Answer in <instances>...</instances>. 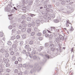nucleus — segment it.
Returning a JSON list of instances; mask_svg holds the SVG:
<instances>
[{
    "label": "nucleus",
    "instance_id": "393cba45",
    "mask_svg": "<svg viewBox=\"0 0 75 75\" xmlns=\"http://www.w3.org/2000/svg\"><path fill=\"white\" fill-rule=\"evenodd\" d=\"M7 44L9 45H11V41H8L7 42Z\"/></svg>",
    "mask_w": 75,
    "mask_h": 75
},
{
    "label": "nucleus",
    "instance_id": "5fc2aeb1",
    "mask_svg": "<svg viewBox=\"0 0 75 75\" xmlns=\"http://www.w3.org/2000/svg\"><path fill=\"white\" fill-rule=\"evenodd\" d=\"M27 50L28 51H31V49L30 47H29L27 49Z\"/></svg>",
    "mask_w": 75,
    "mask_h": 75
},
{
    "label": "nucleus",
    "instance_id": "f704fd0d",
    "mask_svg": "<svg viewBox=\"0 0 75 75\" xmlns=\"http://www.w3.org/2000/svg\"><path fill=\"white\" fill-rule=\"evenodd\" d=\"M37 35L38 36H41V33L40 32H39L37 34Z\"/></svg>",
    "mask_w": 75,
    "mask_h": 75
},
{
    "label": "nucleus",
    "instance_id": "864d4df0",
    "mask_svg": "<svg viewBox=\"0 0 75 75\" xmlns=\"http://www.w3.org/2000/svg\"><path fill=\"white\" fill-rule=\"evenodd\" d=\"M42 39H43V38L42 37H40L38 38V40H40V41H41L42 40Z\"/></svg>",
    "mask_w": 75,
    "mask_h": 75
},
{
    "label": "nucleus",
    "instance_id": "412c9836",
    "mask_svg": "<svg viewBox=\"0 0 75 75\" xmlns=\"http://www.w3.org/2000/svg\"><path fill=\"white\" fill-rule=\"evenodd\" d=\"M31 24L32 26H35V23L34 22H33L31 23Z\"/></svg>",
    "mask_w": 75,
    "mask_h": 75
},
{
    "label": "nucleus",
    "instance_id": "0eeeda50",
    "mask_svg": "<svg viewBox=\"0 0 75 75\" xmlns=\"http://www.w3.org/2000/svg\"><path fill=\"white\" fill-rule=\"evenodd\" d=\"M36 23L37 24H38V25L39 26V25H40V21L39 20H37L36 21Z\"/></svg>",
    "mask_w": 75,
    "mask_h": 75
},
{
    "label": "nucleus",
    "instance_id": "ea45409f",
    "mask_svg": "<svg viewBox=\"0 0 75 75\" xmlns=\"http://www.w3.org/2000/svg\"><path fill=\"white\" fill-rule=\"evenodd\" d=\"M35 35V32H32L31 34V35L32 36H33V35Z\"/></svg>",
    "mask_w": 75,
    "mask_h": 75
},
{
    "label": "nucleus",
    "instance_id": "bb28decb",
    "mask_svg": "<svg viewBox=\"0 0 75 75\" xmlns=\"http://www.w3.org/2000/svg\"><path fill=\"white\" fill-rule=\"evenodd\" d=\"M22 38H23V39H24L26 37V35L25 34H23V35H22Z\"/></svg>",
    "mask_w": 75,
    "mask_h": 75
},
{
    "label": "nucleus",
    "instance_id": "a878e982",
    "mask_svg": "<svg viewBox=\"0 0 75 75\" xmlns=\"http://www.w3.org/2000/svg\"><path fill=\"white\" fill-rule=\"evenodd\" d=\"M22 60V58L21 57H19L18 59V61L19 62H21Z\"/></svg>",
    "mask_w": 75,
    "mask_h": 75
},
{
    "label": "nucleus",
    "instance_id": "052dcab7",
    "mask_svg": "<svg viewBox=\"0 0 75 75\" xmlns=\"http://www.w3.org/2000/svg\"><path fill=\"white\" fill-rule=\"evenodd\" d=\"M34 31H37V28H34Z\"/></svg>",
    "mask_w": 75,
    "mask_h": 75
},
{
    "label": "nucleus",
    "instance_id": "4be33fe9",
    "mask_svg": "<svg viewBox=\"0 0 75 75\" xmlns=\"http://www.w3.org/2000/svg\"><path fill=\"white\" fill-rule=\"evenodd\" d=\"M12 47L13 48H16V47H17V45L13 44L12 45Z\"/></svg>",
    "mask_w": 75,
    "mask_h": 75
},
{
    "label": "nucleus",
    "instance_id": "6e6552de",
    "mask_svg": "<svg viewBox=\"0 0 75 75\" xmlns=\"http://www.w3.org/2000/svg\"><path fill=\"white\" fill-rule=\"evenodd\" d=\"M3 61H4L5 63H8V62L9 61V60L8 59H6L4 60V59H3Z\"/></svg>",
    "mask_w": 75,
    "mask_h": 75
},
{
    "label": "nucleus",
    "instance_id": "7ed1b4c3",
    "mask_svg": "<svg viewBox=\"0 0 75 75\" xmlns=\"http://www.w3.org/2000/svg\"><path fill=\"white\" fill-rule=\"evenodd\" d=\"M63 39H64V37L61 35H60L56 39V40L59 41V40H63Z\"/></svg>",
    "mask_w": 75,
    "mask_h": 75
},
{
    "label": "nucleus",
    "instance_id": "09e8293b",
    "mask_svg": "<svg viewBox=\"0 0 75 75\" xmlns=\"http://www.w3.org/2000/svg\"><path fill=\"white\" fill-rule=\"evenodd\" d=\"M54 23H58L59 22V21L57 19H55L54 20Z\"/></svg>",
    "mask_w": 75,
    "mask_h": 75
},
{
    "label": "nucleus",
    "instance_id": "a211bd4d",
    "mask_svg": "<svg viewBox=\"0 0 75 75\" xmlns=\"http://www.w3.org/2000/svg\"><path fill=\"white\" fill-rule=\"evenodd\" d=\"M29 47H30V46L28 45H26L25 46V49H28Z\"/></svg>",
    "mask_w": 75,
    "mask_h": 75
},
{
    "label": "nucleus",
    "instance_id": "680f3d73",
    "mask_svg": "<svg viewBox=\"0 0 75 75\" xmlns=\"http://www.w3.org/2000/svg\"><path fill=\"white\" fill-rule=\"evenodd\" d=\"M43 34H45L46 33H47V30H43Z\"/></svg>",
    "mask_w": 75,
    "mask_h": 75
},
{
    "label": "nucleus",
    "instance_id": "aec40b11",
    "mask_svg": "<svg viewBox=\"0 0 75 75\" xmlns=\"http://www.w3.org/2000/svg\"><path fill=\"white\" fill-rule=\"evenodd\" d=\"M5 51V50L4 49H2L0 50V52L1 53H3Z\"/></svg>",
    "mask_w": 75,
    "mask_h": 75
},
{
    "label": "nucleus",
    "instance_id": "4c0bfd02",
    "mask_svg": "<svg viewBox=\"0 0 75 75\" xmlns=\"http://www.w3.org/2000/svg\"><path fill=\"white\" fill-rule=\"evenodd\" d=\"M28 26L29 27H31V26H32V25L31 24V23H29L28 24Z\"/></svg>",
    "mask_w": 75,
    "mask_h": 75
},
{
    "label": "nucleus",
    "instance_id": "473e14b6",
    "mask_svg": "<svg viewBox=\"0 0 75 75\" xmlns=\"http://www.w3.org/2000/svg\"><path fill=\"white\" fill-rule=\"evenodd\" d=\"M22 53L23 54H26V51L25 50H24L22 51Z\"/></svg>",
    "mask_w": 75,
    "mask_h": 75
},
{
    "label": "nucleus",
    "instance_id": "69168bd1",
    "mask_svg": "<svg viewBox=\"0 0 75 75\" xmlns=\"http://www.w3.org/2000/svg\"><path fill=\"white\" fill-rule=\"evenodd\" d=\"M74 30V28H73V27H72V26H71V28L70 29V31H72Z\"/></svg>",
    "mask_w": 75,
    "mask_h": 75
},
{
    "label": "nucleus",
    "instance_id": "9d476101",
    "mask_svg": "<svg viewBox=\"0 0 75 75\" xmlns=\"http://www.w3.org/2000/svg\"><path fill=\"white\" fill-rule=\"evenodd\" d=\"M44 48V47H43L42 46H40V47L39 49L38 50V51H41Z\"/></svg>",
    "mask_w": 75,
    "mask_h": 75
},
{
    "label": "nucleus",
    "instance_id": "37998d69",
    "mask_svg": "<svg viewBox=\"0 0 75 75\" xmlns=\"http://www.w3.org/2000/svg\"><path fill=\"white\" fill-rule=\"evenodd\" d=\"M15 38H16L15 36H13L11 37V39L13 40H14V39H15Z\"/></svg>",
    "mask_w": 75,
    "mask_h": 75
},
{
    "label": "nucleus",
    "instance_id": "bf43d9fd",
    "mask_svg": "<svg viewBox=\"0 0 75 75\" xmlns=\"http://www.w3.org/2000/svg\"><path fill=\"white\" fill-rule=\"evenodd\" d=\"M20 35H17L16 37V38H17V39H19V38H20Z\"/></svg>",
    "mask_w": 75,
    "mask_h": 75
},
{
    "label": "nucleus",
    "instance_id": "ddd939ff",
    "mask_svg": "<svg viewBox=\"0 0 75 75\" xmlns=\"http://www.w3.org/2000/svg\"><path fill=\"white\" fill-rule=\"evenodd\" d=\"M11 16H12V14L9 15V18L10 20H11L13 18V17Z\"/></svg>",
    "mask_w": 75,
    "mask_h": 75
},
{
    "label": "nucleus",
    "instance_id": "2f4dec72",
    "mask_svg": "<svg viewBox=\"0 0 75 75\" xmlns=\"http://www.w3.org/2000/svg\"><path fill=\"white\" fill-rule=\"evenodd\" d=\"M3 36V33L2 32H0V37H2Z\"/></svg>",
    "mask_w": 75,
    "mask_h": 75
},
{
    "label": "nucleus",
    "instance_id": "39448f33",
    "mask_svg": "<svg viewBox=\"0 0 75 75\" xmlns=\"http://www.w3.org/2000/svg\"><path fill=\"white\" fill-rule=\"evenodd\" d=\"M26 56H29L30 58H33V54H30V53L29 52H27L26 53Z\"/></svg>",
    "mask_w": 75,
    "mask_h": 75
},
{
    "label": "nucleus",
    "instance_id": "5701e85b",
    "mask_svg": "<svg viewBox=\"0 0 75 75\" xmlns=\"http://www.w3.org/2000/svg\"><path fill=\"white\" fill-rule=\"evenodd\" d=\"M5 57H8V56H9V54H8V53H6L5 54Z\"/></svg>",
    "mask_w": 75,
    "mask_h": 75
},
{
    "label": "nucleus",
    "instance_id": "e433bc0d",
    "mask_svg": "<svg viewBox=\"0 0 75 75\" xmlns=\"http://www.w3.org/2000/svg\"><path fill=\"white\" fill-rule=\"evenodd\" d=\"M11 70L10 69H6V71L7 72H10L11 71Z\"/></svg>",
    "mask_w": 75,
    "mask_h": 75
},
{
    "label": "nucleus",
    "instance_id": "f03ea898",
    "mask_svg": "<svg viewBox=\"0 0 75 75\" xmlns=\"http://www.w3.org/2000/svg\"><path fill=\"white\" fill-rule=\"evenodd\" d=\"M22 1L23 5L25 4H27L28 3V5H32L33 2V0H22Z\"/></svg>",
    "mask_w": 75,
    "mask_h": 75
},
{
    "label": "nucleus",
    "instance_id": "0e129e2a",
    "mask_svg": "<svg viewBox=\"0 0 75 75\" xmlns=\"http://www.w3.org/2000/svg\"><path fill=\"white\" fill-rule=\"evenodd\" d=\"M51 50L52 51H54L55 50V48H54V47L52 48H51Z\"/></svg>",
    "mask_w": 75,
    "mask_h": 75
},
{
    "label": "nucleus",
    "instance_id": "9b49d317",
    "mask_svg": "<svg viewBox=\"0 0 75 75\" xmlns=\"http://www.w3.org/2000/svg\"><path fill=\"white\" fill-rule=\"evenodd\" d=\"M45 57L47 59H49L50 58V56L48 55V54H46L45 55Z\"/></svg>",
    "mask_w": 75,
    "mask_h": 75
},
{
    "label": "nucleus",
    "instance_id": "e2e57ef3",
    "mask_svg": "<svg viewBox=\"0 0 75 75\" xmlns=\"http://www.w3.org/2000/svg\"><path fill=\"white\" fill-rule=\"evenodd\" d=\"M16 8L17 9H19V8H20V5H18L17 6Z\"/></svg>",
    "mask_w": 75,
    "mask_h": 75
},
{
    "label": "nucleus",
    "instance_id": "4d7b16f0",
    "mask_svg": "<svg viewBox=\"0 0 75 75\" xmlns=\"http://www.w3.org/2000/svg\"><path fill=\"white\" fill-rule=\"evenodd\" d=\"M23 67L24 68H27V65H26V64H23Z\"/></svg>",
    "mask_w": 75,
    "mask_h": 75
},
{
    "label": "nucleus",
    "instance_id": "79ce46f5",
    "mask_svg": "<svg viewBox=\"0 0 75 75\" xmlns=\"http://www.w3.org/2000/svg\"><path fill=\"white\" fill-rule=\"evenodd\" d=\"M36 52V51L35 50H33L32 52V54H35Z\"/></svg>",
    "mask_w": 75,
    "mask_h": 75
},
{
    "label": "nucleus",
    "instance_id": "f8f14e48",
    "mask_svg": "<svg viewBox=\"0 0 75 75\" xmlns=\"http://www.w3.org/2000/svg\"><path fill=\"white\" fill-rule=\"evenodd\" d=\"M27 20L28 21H30L31 20V18L30 17H29L27 18Z\"/></svg>",
    "mask_w": 75,
    "mask_h": 75
},
{
    "label": "nucleus",
    "instance_id": "774afa93",
    "mask_svg": "<svg viewBox=\"0 0 75 75\" xmlns=\"http://www.w3.org/2000/svg\"><path fill=\"white\" fill-rule=\"evenodd\" d=\"M33 58L34 59H35L37 58V57L35 56H34L33 57Z\"/></svg>",
    "mask_w": 75,
    "mask_h": 75
},
{
    "label": "nucleus",
    "instance_id": "c756f323",
    "mask_svg": "<svg viewBox=\"0 0 75 75\" xmlns=\"http://www.w3.org/2000/svg\"><path fill=\"white\" fill-rule=\"evenodd\" d=\"M49 37V39H51L52 38V34L50 35Z\"/></svg>",
    "mask_w": 75,
    "mask_h": 75
},
{
    "label": "nucleus",
    "instance_id": "a18cd8bd",
    "mask_svg": "<svg viewBox=\"0 0 75 75\" xmlns=\"http://www.w3.org/2000/svg\"><path fill=\"white\" fill-rule=\"evenodd\" d=\"M65 3H66V2H65V1H62L61 2V4H62L63 5L65 4Z\"/></svg>",
    "mask_w": 75,
    "mask_h": 75
},
{
    "label": "nucleus",
    "instance_id": "7c9ffc66",
    "mask_svg": "<svg viewBox=\"0 0 75 75\" xmlns=\"http://www.w3.org/2000/svg\"><path fill=\"white\" fill-rule=\"evenodd\" d=\"M50 35H49V34H48V33H46L45 34V37H48Z\"/></svg>",
    "mask_w": 75,
    "mask_h": 75
},
{
    "label": "nucleus",
    "instance_id": "dca6fc26",
    "mask_svg": "<svg viewBox=\"0 0 75 75\" xmlns=\"http://www.w3.org/2000/svg\"><path fill=\"white\" fill-rule=\"evenodd\" d=\"M43 22H48V20L47 18H44L43 19Z\"/></svg>",
    "mask_w": 75,
    "mask_h": 75
},
{
    "label": "nucleus",
    "instance_id": "603ef678",
    "mask_svg": "<svg viewBox=\"0 0 75 75\" xmlns=\"http://www.w3.org/2000/svg\"><path fill=\"white\" fill-rule=\"evenodd\" d=\"M14 52L13 51H12L10 52V54L11 55H14Z\"/></svg>",
    "mask_w": 75,
    "mask_h": 75
},
{
    "label": "nucleus",
    "instance_id": "20e7f679",
    "mask_svg": "<svg viewBox=\"0 0 75 75\" xmlns=\"http://www.w3.org/2000/svg\"><path fill=\"white\" fill-rule=\"evenodd\" d=\"M5 11H7V12H11V9L10 8L8 7H7L5 8Z\"/></svg>",
    "mask_w": 75,
    "mask_h": 75
},
{
    "label": "nucleus",
    "instance_id": "8fccbe9b",
    "mask_svg": "<svg viewBox=\"0 0 75 75\" xmlns=\"http://www.w3.org/2000/svg\"><path fill=\"white\" fill-rule=\"evenodd\" d=\"M17 34H20V33H21V31L20 30H18L17 31Z\"/></svg>",
    "mask_w": 75,
    "mask_h": 75
},
{
    "label": "nucleus",
    "instance_id": "423d86ee",
    "mask_svg": "<svg viewBox=\"0 0 75 75\" xmlns=\"http://www.w3.org/2000/svg\"><path fill=\"white\" fill-rule=\"evenodd\" d=\"M21 24H23V27H25L27 26V24L25 23V21H23L21 22Z\"/></svg>",
    "mask_w": 75,
    "mask_h": 75
},
{
    "label": "nucleus",
    "instance_id": "b1692460",
    "mask_svg": "<svg viewBox=\"0 0 75 75\" xmlns=\"http://www.w3.org/2000/svg\"><path fill=\"white\" fill-rule=\"evenodd\" d=\"M22 18L23 20H24V19H25V15L23 14L22 15Z\"/></svg>",
    "mask_w": 75,
    "mask_h": 75
},
{
    "label": "nucleus",
    "instance_id": "c85d7f7f",
    "mask_svg": "<svg viewBox=\"0 0 75 75\" xmlns=\"http://www.w3.org/2000/svg\"><path fill=\"white\" fill-rule=\"evenodd\" d=\"M18 71L17 69H15V70L14 72L15 73H18V74H19V73H18Z\"/></svg>",
    "mask_w": 75,
    "mask_h": 75
},
{
    "label": "nucleus",
    "instance_id": "f257e3e1",
    "mask_svg": "<svg viewBox=\"0 0 75 75\" xmlns=\"http://www.w3.org/2000/svg\"><path fill=\"white\" fill-rule=\"evenodd\" d=\"M40 69H41V67H39L37 64H36L35 65L34 68L33 70H31L30 71V72L31 74H32L33 72H34V71H36V70L40 71Z\"/></svg>",
    "mask_w": 75,
    "mask_h": 75
},
{
    "label": "nucleus",
    "instance_id": "13d9d810",
    "mask_svg": "<svg viewBox=\"0 0 75 75\" xmlns=\"http://www.w3.org/2000/svg\"><path fill=\"white\" fill-rule=\"evenodd\" d=\"M49 45L48 43H47L45 44V47H48Z\"/></svg>",
    "mask_w": 75,
    "mask_h": 75
},
{
    "label": "nucleus",
    "instance_id": "1a4fd4ad",
    "mask_svg": "<svg viewBox=\"0 0 75 75\" xmlns=\"http://www.w3.org/2000/svg\"><path fill=\"white\" fill-rule=\"evenodd\" d=\"M69 24H71V23H69V21H67V23L66 24V27H69Z\"/></svg>",
    "mask_w": 75,
    "mask_h": 75
},
{
    "label": "nucleus",
    "instance_id": "6e6d98bb",
    "mask_svg": "<svg viewBox=\"0 0 75 75\" xmlns=\"http://www.w3.org/2000/svg\"><path fill=\"white\" fill-rule=\"evenodd\" d=\"M22 9L23 11H25L26 10V8L25 7H23Z\"/></svg>",
    "mask_w": 75,
    "mask_h": 75
},
{
    "label": "nucleus",
    "instance_id": "58836bf2",
    "mask_svg": "<svg viewBox=\"0 0 75 75\" xmlns=\"http://www.w3.org/2000/svg\"><path fill=\"white\" fill-rule=\"evenodd\" d=\"M33 41H31L29 42V44L30 45H32V44H33Z\"/></svg>",
    "mask_w": 75,
    "mask_h": 75
},
{
    "label": "nucleus",
    "instance_id": "cd10ccee",
    "mask_svg": "<svg viewBox=\"0 0 75 75\" xmlns=\"http://www.w3.org/2000/svg\"><path fill=\"white\" fill-rule=\"evenodd\" d=\"M12 59L13 60V61H15L16 59V57L13 56L12 57Z\"/></svg>",
    "mask_w": 75,
    "mask_h": 75
},
{
    "label": "nucleus",
    "instance_id": "c03bdc74",
    "mask_svg": "<svg viewBox=\"0 0 75 75\" xmlns=\"http://www.w3.org/2000/svg\"><path fill=\"white\" fill-rule=\"evenodd\" d=\"M18 67L19 68H21L23 67V65L21 64H18Z\"/></svg>",
    "mask_w": 75,
    "mask_h": 75
},
{
    "label": "nucleus",
    "instance_id": "2eb2a0df",
    "mask_svg": "<svg viewBox=\"0 0 75 75\" xmlns=\"http://www.w3.org/2000/svg\"><path fill=\"white\" fill-rule=\"evenodd\" d=\"M54 29H55V27H51V28H50V31H52V30H54Z\"/></svg>",
    "mask_w": 75,
    "mask_h": 75
},
{
    "label": "nucleus",
    "instance_id": "4468645a",
    "mask_svg": "<svg viewBox=\"0 0 75 75\" xmlns=\"http://www.w3.org/2000/svg\"><path fill=\"white\" fill-rule=\"evenodd\" d=\"M21 31L22 32H25L26 31V28H23L21 29Z\"/></svg>",
    "mask_w": 75,
    "mask_h": 75
},
{
    "label": "nucleus",
    "instance_id": "3c124183",
    "mask_svg": "<svg viewBox=\"0 0 75 75\" xmlns=\"http://www.w3.org/2000/svg\"><path fill=\"white\" fill-rule=\"evenodd\" d=\"M8 28L9 30H11V29H12V26L11 25H10L8 26Z\"/></svg>",
    "mask_w": 75,
    "mask_h": 75
},
{
    "label": "nucleus",
    "instance_id": "c9c22d12",
    "mask_svg": "<svg viewBox=\"0 0 75 75\" xmlns=\"http://www.w3.org/2000/svg\"><path fill=\"white\" fill-rule=\"evenodd\" d=\"M6 67H10V64L7 63L6 65Z\"/></svg>",
    "mask_w": 75,
    "mask_h": 75
},
{
    "label": "nucleus",
    "instance_id": "72a5a7b5",
    "mask_svg": "<svg viewBox=\"0 0 75 75\" xmlns=\"http://www.w3.org/2000/svg\"><path fill=\"white\" fill-rule=\"evenodd\" d=\"M50 47H51V48H54V45L53 44H51L50 45Z\"/></svg>",
    "mask_w": 75,
    "mask_h": 75
},
{
    "label": "nucleus",
    "instance_id": "49530a36",
    "mask_svg": "<svg viewBox=\"0 0 75 75\" xmlns=\"http://www.w3.org/2000/svg\"><path fill=\"white\" fill-rule=\"evenodd\" d=\"M23 43H24V42H23V41H21L20 43V45H22L23 44Z\"/></svg>",
    "mask_w": 75,
    "mask_h": 75
},
{
    "label": "nucleus",
    "instance_id": "a19ab883",
    "mask_svg": "<svg viewBox=\"0 0 75 75\" xmlns=\"http://www.w3.org/2000/svg\"><path fill=\"white\" fill-rule=\"evenodd\" d=\"M16 30L15 29H14L12 31V33H15V32H16Z\"/></svg>",
    "mask_w": 75,
    "mask_h": 75
},
{
    "label": "nucleus",
    "instance_id": "6ab92c4d",
    "mask_svg": "<svg viewBox=\"0 0 75 75\" xmlns=\"http://www.w3.org/2000/svg\"><path fill=\"white\" fill-rule=\"evenodd\" d=\"M44 15H45L43 16V18H47V16H48V14H47V13H46Z\"/></svg>",
    "mask_w": 75,
    "mask_h": 75
},
{
    "label": "nucleus",
    "instance_id": "de8ad7c7",
    "mask_svg": "<svg viewBox=\"0 0 75 75\" xmlns=\"http://www.w3.org/2000/svg\"><path fill=\"white\" fill-rule=\"evenodd\" d=\"M23 27V25H20L19 26L18 28L20 29H21V28Z\"/></svg>",
    "mask_w": 75,
    "mask_h": 75
},
{
    "label": "nucleus",
    "instance_id": "338daca9",
    "mask_svg": "<svg viewBox=\"0 0 75 75\" xmlns=\"http://www.w3.org/2000/svg\"><path fill=\"white\" fill-rule=\"evenodd\" d=\"M16 25H17V24L16 23L13 24L12 25V26L13 27H16Z\"/></svg>",
    "mask_w": 75,
    "mask_h": 75
},
{
    "label": "nucleus",
    "instance_id": "f3484780",
    "mask_svg": "<svg viewBox=\"0 0 75 75\" xmlns=\"http://www.w3.org/2000/svg\"><path fill=\"white\" fill-rule=\"evenodd\" d=\"M31 31V28H29L27 30V32L28 33H30V32Z\"/></svg>",
    "mask_w": 75,
    "mask_h": 75
}]
</instances>
